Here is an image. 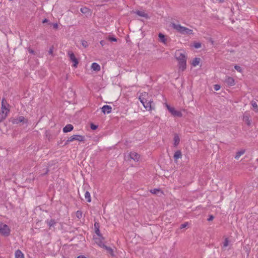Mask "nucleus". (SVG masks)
Listing matches in <instances>:
<instances>
[{
    "instance_id": "obj_1",
    "label": "nucleus",
    "mask_w": 258,
    "mask_h": 258,
    "mask_svg": "<svg viewBox=\"0 0 258 258\" xmlns=\"http://www.w3.org/2000/svg\"><path fill=\"white\" fill-rule=\"evenodd\" d=\"M176 58L178 61L179 69L183 71L186 67V56L185 54L180 50H176L175 53Z\"/></svg>"
},
{
    "instance_id": "obj_2",
    "label": "nucleus",
    "mask_w": 258,
    "mask_h": 258,
    "mask_svg": "<svg viewBox=\"0 0 258 258\" xmlns=\"http://www.w3.org/2000/svg\"><path fill=\"white\" fill-rule=\"evenodd\" d=\"M172 27L176 30L178 32L183 35H190L193 34V31L191 29L186 27L182 26L180 24H172Z\"/></svg>"
},
{
    "instance_id": "obj_3",
    "label": "nucleus",
    "mask_w": 258,
    "mask_h": 258,
    "mask_svg": "<svg viewBox=\"0 0 258 258\" xmlns=\"http://www.w3.org/2000/svg\"><path fill=\"white\" fill-rule=\"evenodd\" d=\"M9 107V105L7 103V100L5 99V98H3L2 100L1 107L2 113L0 114V117L1 118V120L0 121H2L3 119H4L6 118L8 113L10 111Z\"/></svg>"
},
{
    "instance_id": "obj_4",
    "label": "nucleus",
    "mask_w": 258,
    "mask_h": 258,
    "mask_svg": "<svg viewBox=\"0 0 258 258\" xmlns=\"http://www.w3.org/2000/svg\"><path fill=\"white\" fill-rule=\"evenodd\" d=\"M0 233L5 236L9 235L10 234V229L9 228V226L4 223H1Z\"/></svg>"
},
{
    "instance_id": "obj_5",
    "label": "nucleus",
    "mask_w": 258,
    "mask_h": 258,
    "mask_svg": "<svg viewBox=\"0 0 258 258\" xmlns=\"http://www.w3.org/2000/svg\"><path fill=\"white\" fill-rule=\"evenodd\" d=\"M84 140L85 137L83 136L79 135H73L68 139L65 144L67 145L68 143L73 142L75 140L78 141H84Z\"/></svg>"
},
{
    "instance_id": "obj_6",
    "label": "nucleus",
    "mask_w": 258,
    "mask_h": 258,
    "mask_svg": "<svg viewBox=\"0 0 258 258\" xmlns=\"http://www.w3.org/2000/svg\"><path fill=\"white\" fill-rule=\"evenodd\" d=\"M166 106L169 111L174 116L181 117L182 115V113L179 111L176 110L174 107H170L169 105L166 104Z\"/></svg>"
},
{
    "instance_id": "obj_7",
    "label": "nucleus",
    "mask_w": 258,
    "mask_h": 258,
    "mask_svg": "<svg viewBox=\"0 0 258 258\" xmlns=\"http://www.w3.org/2000/svg\"><path fill=\"white\" fill-rule=\"evenodd\" d=\"M11 122L13 124H19L20 122H27V120L23 116H20L17 117L13 118L11 120Z\"/></svg>"
},
{
    "instance_id": "obj_8",
    "label": "nucleus",
    "mask_w": 258,
    "mask_h": 258,
    "mask_svg": "<svg viewBox=\"0 0 258 258\" xmlns=\"http://www.w3.org/2000/svg\"><path fill=\"white\" fill-rule=\"evenodd\" d=\"M149 98V94L146 92H142L139 96V99L142 104H145L148 101Z\"/></svg>"
},
{
    "instance_id": "obj_9",
    "label": "nucleus",
    "mask_w": 258,
    "mask_h": 258,
    "mask_svg": "<svg viewBox=\"0 0 258 258\" xmlns=\"http://www.w3.org/2000/svg\"><path fill=\"white\" fill-rule=\"evenodd\" d=\"M68 54L70 57V60L74 63L73 66L75 67H77L79 62L76 56H75V54L74 53L71 51H69L68 52Z\"/></svg>"
},
{
    "instance_id": "obj_10",
    "label": "nucleus",
    "mask_w": 258,
    "mask_h": 258,
    "mask_svg": "<svg viewBox=\"0 0 258 258\" xmlns=\"http://www.w3.org/2000/svg\"><path fill=\"white\" fill-rule=\"evenodd\" d=\"M101 245L102 246V248L105 249L107 251V253L110 255V256L112 257L115 256L114 250L111 247L107 246L105 245L101 244Z\"/></svg>"
},
{
    "instance_id": "obj_11",
    "label": "nucleus",
    "mask_w": 258,
    "mask_h": 258,
    "mask_svg": "<svg viewBox=\"0 0 258 258\" xmlns=\"http://www.w3.org/2000/svg\"><path fill=\"white\" fill-rule=\"evenodd\" d=\"M130 158L137 162L139 161L140 155L136 152H131L128 155Z\"/></svg>"
},
{
    "instance_id": "obj_12",
    "label": "nucleus",
    "mask_w": 258,
    "mask_h": 258,
    "mask_svg": "<svg viewBox=\"0 0 258 258\" xmlns=\"http://www.w3.org/2000/svg\"><path fill=\"white\" fill-rule=\"evenodd\" d=\"M101 110H102V112L103 113L109 114L111 112L112 107L109 105H104L101 108Z\"/></svg>"
},
{
    "instance_id": "obj_13",
    "label": "nucleus",
    "mask_w": 258,
    "mask_h": 258,
    "mask_svg": "<svg viewBox=\"0 0 258 258\" xmlns=\"http://www.w3.org/2000/svg\"><path fill=\"white\" fill-rule=\"evenodd\" d=\"M225 82L229 86H232L235 85L234 80L233 78L230 77H227L225 80Z\"/></svg>"
},
{
    "instance_id": "obj_14",
    "label": "nucleus",
    "mask_w": 258,
    "mask_h": 258,
    "mask_svg": "<svg viewBox=\"0 0 258 258\" xmlns=\"http://www.w3.org/2000/svg\"><path fill=\"white\" fill-rule=\"evenodd\" d=\"M153 103V101H151V100H148V101L146 102L145 104H142L144 107L146 108L147 110H152V104Z\"/></svg>"
},
{
    "instance_id": "obj_15",
    "label": "nucleus",
    "mask_w": 258,
    "mask_h": 258,
    "mask_svg": "<svg viewBox=\"0 0 258 258\" xmlns=\"http://www.w3.org/2000/svg\"><path fill=\"white\" fill-rule=\"evenodd\" d=\"M73 128H74V127L72 124H67L63 128V132L64 133L70 132L73 130Z\"/></svg>"
},
{
    "instance_id": "obj_16",
    "label": "nucleus",
    "mask_w": 258,
    "mask_h": 258,
    "mask_svg": "<svg viewBox=\"0 0 258 258\" xmlns=\"http://www.w3.org/2000/svg\"><path fill=\"white\" fill-rule=\"evenodd\" d=\"M102 237L101 236V237H98V238L94 237V239L95 242L100 247L102 248V246L101 245V244H102V245H105V244L103 243V242L102 240Z\"/></svg>"
},
{
    "instance_id": "obj_17",
    "label": "nucleus",
    "mask_w": 258,
    "mask_h": 258,
    "mask_svg": "<svg viewBox=\"0 0 258 258\" xmlns=\"http://www.w3.org/2000/svg\"><path fill=\"white\" fill-rule=\"evenodd\" d=\"M15 258H24V255L20 249H17L15 251Z\"/></svg>"
},
{
    "instance_id": "obj_18",
    "label": "nucleus",
    "mask_w": 258,
    "mask_h": 258,
    "mask_svg": "<svg viewBox=\"0 0 258 258\" xmlns=\"http://www.w3.org/2000/svg\"><path fill=\"white\" fill-rule=\"evenodd\" d=\"M91 69L93 71H99L100 70V67L97 63L93 62L91 65Z\"/></svg>"
},
{
    "instance_id": "obj_19",
    "label": "nucleus",
    "mask_w": 258,
    "mask_h": 258,
    "mask_svg": "<svg viewBox=\"0 0 258 258\" xmlns=\"http://www.w3.org/2000/svg\"><path fill=\"white\" fill-rule=\"evenodd\" d=\"M182 157V154L180 150H178L175 152L174 155V159L175 161H177V159L181 158Z\"/></svg>"
},
{
    "instance_id": "obj_20",
    "label": "nucleus",
    "mask_w": 258,
    "mask_h": 258,
    "mask_svg": "<svg viewBox=\"0 0 258 258\" xmlns=\"http://www.w3.org/2000/svg\"><path fill=\"white\" fill-rule=\"evenodd\" d=\"M139 16L147 18L148 17V15L145 13L144 11H137L135 12Z\"/></svg>"
},
{
    "instance_id": "obj_21",
    "label": "nucleus",
    "mask_w": 258,
    "mask_h": 258,
    "mask_svg": "<svg viewBox=\"0 0 258 258\" xmlns=\"http://www.w3.org/2000/svg\"><path fill=\"white\" fill-rule=\"evenodd\" d=\"M80 11L84 14L89 15L90 14V10L89 9L86 8V7H83L81 8Z\"/></svg>"
},
{
    "instance_id": "obj_22",
    "label": "nucleus",
    "mask_w": 258,
    "mask_h": 258,
    "mask_svg": "<svg viewBox=\"0 0 258 258\" xmlns=\"http://www.w3.org/2000/svg\"><path fill=\"white\" fill-rule=\"evenodd\" d=\"M229 243V241L228 238H225L224 241L223 242V245L222 246V249L223 250H225V248L228 246Z\"/></svg>"
},
{
    "instance_id": "obj_23",
    "label": "nucleus",
    "mask_w": 258,
    "mask_h": 258,
    "mask_svg": "<svg viewBox=\"0 0 258 258\" xmlns=\"http://www.w3.org/2000/svg\"><path fill=\"white\" fill-rule=\"evenodd\" d=\"M200 60H201L200 58L199 57L195 58L192 61V63H191L192 65L194 67H196L197 66H198L199 64Z\"/></svg>"
},
{
    "instance_id": "obj_24",
    "label": "nucleus",
    "mask_w": 258,
    "mask_h": 258,
    "mask_svg": "<svg viewBox=\"0 0 258 258\" xmlns=\"http://www.w3.org/2000/svg\"><path fill=\"white\" fill-rule=\"evenodd\" d=\"M180 142V139L177 135H175L174 137V145L177 146Z\"/></svg>"
},
{
    "instance_id": "obj_25",
    "label": "nucleus",
    "mask_w": 258,
    "mask_h": 258,
    "mask_svg": "<svg viewBox=\"0 0 258 258\" xmlns=\"http://www.w3.org/2000/svg\"><path fill=\"white\" fill-rule=\"evenodd\" d=\"M245 153L244 150H241L238 152H237L235 156V158L236 159H238L239 157Z\"/></svg>"
},
{
    "instance_id": "obj_26",
    "label": "nucleus",
    "mask_w": 258,
    "mask_h": 258,
    "mask_svg": "<svg viewBox=\"0 0 258 258\" xmlns=\"http://www.w3.org/2000/svg\"><path fill=\"white\" fill-rule=\"evenodd\" d=\"M85 198L86 199L87 201L89 203L91 202V198L90 194L89 191H86L85 194Z\"/></svg>"
},
{
    "instance_id": "obj_27",
    "label": "nucleus",
    "mask_w": 258,
    "mask_h": 258,
    "mask_svg": "<svg viewBox=\"0 0 258 258\" xmlns=\"http://www.w3.org/2000/svg\"><path fill=\"white\" fill-rule=\"evenodd\" d=\"M159 38H160V41H161L162 42H163V43H165L166 42V38H165V37L164 35H163V34H162V33H159Z\"/></svg>"
},
{
    "instance_id": "obj_28",
    "label": "nucleus",
    "mask_w": 258,
    "mask_h": 258,
    "mask_svg": "<svg viewBox=\"0 0 258 258\" xmlns=\"http://www.w3.org/2000/svg\"><path fill=\"white\" fill-rule=\"evenodd\" d=\"M47 223L49 226V228L53 226L56 224L55 220L53 219H51L50 221H47Z\"/></svg>"
},
{
    "instance_id": "obj_29",
    "label": "nucleus",
    "mask_w": 258,
    "mask_h": 258,
    "mask_svg": "<svg viewBox=\"0 0 258 258\" xmlns=\"http://www.w3.org/2000/svg\"><path fill=\"white\" fill-rule=\"evenodd\" d=\"M244 119L246 122L247 125H250L251 124L250 120L247 116L244 117Z\"/></svg>"
},
{
    "instance_id": "obj_30",
    "label": "nucleus",
    "mask_w": 258,
    "mask_h": 258,
    "mask_svg": "<svg viewBox=\"0 0 258 258\" xmlns=\"http://www.w3.org/2000/svg\"><path fill=\"white\" fill-rule=\"evenodd\" d=\"M76 215L77 218L80 219L82 216V213L80 211H77Z\"/></svg>"
},
{
    "instance_id": "obj_31",
    "label": "nucleus",
    "mask_w": 258,
    "mask_h": 258,
    "mask_svg": "<svg viewBox=\"0 0 258 258\" xmlns=\"http://www.w3.org/2000/svg\"><path fill=\"white\" fill-rule=\"evenodd\" d=\"M81 43L83 46L85 48H86L88 46V42L85 40H82Z\"/></svg>"
},
{
    "instance_id": "obj_32",
    "label": "nucleus",
    "mask_w": 258,
    "mask_h": 258,
    "mask_svg": "<svg viewBox=\"0 0 258 258\" xmlns=\"http://www.w3.org/2000/svg\"><path fill=\"white\" fill-rule=\"evenodd\" d=\"M159 191H160V190L159 189H157V188H155V189H151L150 190V192L152 193V194H157V192H158Z\"/></svg>"
},
{
    "instance_id": "obj_33",
    "label": "nucleus",
    "mask_w": 258,
    "mask_h": 258,
    "mask_svg": "<svg viewBox=\"0 0 258 258\" xmlns=\"http://www.w3.org/2000/svg\"><path fill=\"white\" fill-rule=\"evenodd\" d=\"M108 39L109 41H112V42H115L117 41V39L116 38H115L114 37H111V36H108Z\"/></svg>"
},
{
    "instance_id": "obj_34",
    "label": "nucleus",
    "mask_w": 258,
    "mask_h": 258,
    "mask_svg": "<svg viewBox=\"0 0 258 258\" xmlns=\"http://www.w3.org/2000/svg\"><path fill=\"white\" fill-rule=\"evenodd\" d=\"M251 105L254 109H257L258 106L256 102L255 101H252L251 102Z\"/></svg>"
},
{
    "instance_id": "obj_35",
    "label": "nucleus",
    "mask_w": 258,
    "mask_h": 258,
    "mask_svg": "<svg viewBox=\"0 0 258 258\" xmlns=\"http://www.w3.org/2000/svg\"><path fill=\"white\" fill-rule=\"evenodd\" d=\"M234 68H235V69L236 71H237L239 72H242V69H241V67L240 66H239L235 65L234 66Z\"/></svg>"
},
{
    "instance_id": "obj_36",
    "label": "nucleus",
    "mask_w": 258,
    "mask_h": 258,
    "mask_svg": "<svg viewBox=\"0 0 258 258\" xmlns=\"http://www.w3.org/2000/svg\"><path fill=\"white\" fill-rule=\"evenodd\" d=\"M214 90L216 91H218L220 89V86L218 84H216L214 86Z\"/></svg>"
},
{
    "instance_id": "obj_37",
    "label": "nucleus",
    "mask_w": 258,
    "mask_h": 258,
    "mask_svg": "<svg viewBox=\"0 0 258 258\" xmlns=\"http://www.w3.org/2000/svg\"><path fill=\"white\" fill-rule=\"evenodd\" d=\"M194 46L196 48H199L201 47V44L200 43H196L194 44Z\"/></svg>"
},
{
    "instance_id": "obj_38",
    "label": "nucleus",
    "mask_w": 258,
    "mask_h": 258,
    "mask_svg": "<svg viewBox=\"0 0 258 258\" xmlns=\"http://www.w3.org/2000/svg\"><path fill=\"white\" fill-rule=\"evenodd\" d=\"M90 127L92 130H95L97 128V126L94 124L93 123H91L90 125Z\"/></svg>"
},
{
    "instance_id": "obj_39",
    "label": "nucleus",
    "mask_w": 258,
    "mask_h": 258,
    "mask_svg": "<svg viewBox=\"0 0 258 258\" xmlns=\"http://www.w3.org/2000/svg\"><path fill=\"white\" fill-rule=\"evenodd\" d=\"M95 233L96 234L99 236V237H101V235H100V230L99 229V228H96V229H95Z\"/></svg>"
},
{
    "instance_id": "obj_40",
    "label": "nucleus",
    "mask_w": 258,
    "mask_h": 258,
    "mask_svg": "<svg viewBox=\"0 0 258 258\" xmlns=\"http://www.w3.org/2000/svg\"><path fill=\"white\" fill-rule=\"evenodd\" d=\"M188 225V223L187 222H185L183 224H182L181 225H180V229H182V228H184L185 227H186Z\"/></svg>"
},
{
    "instance_id": "obj_41",
    "label": "nucleus",
    "mask_w": 258,
    "mask_h": 258,
    "mask_svg": "<svg viewBox=\"0 0 258 258\" xmlns=\"http://www.w3.org/2000/svg\"><path fill=\"white\" fill-rule=\"evenodd\" d=\"M53 47L51 46V47L49 48V50L48 51V53L49 54L52 55V54H53Z\"/></svg>"
},
{
    "instance_id": "obj_42",
    "label": "nucleus",
    "mask_w": 258,
    "mask_h": 258,
    "mask_svg": "<svg viewBox=\"0 0 258 258\" xmlns=\"http://www.w3.org/2000/svg\"><path fill=\"white\" fill-rule=\"evenodd\" d=\"M28 50V51H29V52L30 53H31V54H35V52H34V51L33 49H32L31 48H29Z\"/></svg>"
},
{
    "instance_id": "obj_43",
    "label": "nucleus",
    "mask_w": 258,
    "mask_h": 258,
    "mask_svg": "<svg viewBox=\"0 0 258 258\" xmlns=\"http://www.w3.org/2000/svg\"><path fill=\"white\" fill-rule=\"evenodd\" d=\"M214 219V216H212V215H210L209 217V218L208 219V221H212Z\"/></svg>"
},
{
    "instance_id": "obj_44",
    "label": "nucleus",
    "mask_w": 258,
    "mask_h": 258,
    "mask_svg": "<svg viewBox=\"0 0 258 258\" xmlns=\"http://www.w3.org/2000/svg\"><path fill=\"white\" fill-rule=\"evenodd\" d=\"M100 44L102 46H104L105 44V42L104 40H101L100 41Z\"/></svg>"
},
{
    "instance_id": "obj_45",
    "label": "nucleus",
    "mask_w": 258,
    "mask_h": 258,
    "mask_svg": "<svg viewBox=\"0 0 258 258\" xmlns=\"http://www.w3.org/2000/svg\"><path fill=\"white\" fill-rule=\"evenodd\" d=\"M77 258H87L86 257H85V256L84 255H79L77 257Z\"/></svg>"
},
{
    "instance_id": "obj_46",
    "label": "nucleus",
    "mask_w": 258,
    "mask_h": 258,
    "mask_svg": "<svg viewBox=\"0 0 258 258\" xmlns=\"http://www.w3.org/2000/svg\"><path fill=\"white\" fill-rule=\"evenodd\" d=\"M48 22V20L47 19H45L43 20L42 23H45Z\"/></svg>"
},
{
    "instance_id": "obj_47",
    "label": "nucleus",
    "mask_w": 258,
    "mask_h": 258,
    "mask_svg": "<svg viewBox=\"0 0 258 258\" xmlns=\"http://www.w3.org/2000/svg\"><path fill=\"white\" fill-rule=\"evenodd\" d=\"M94 226H95V229H96V228H99L98 224H97L96 223H95Z\"/></svg>"
},
{
    "instance_id": "obj_48",
    "label": "nucleus",
    "mask_w": 258,
    "mask_h": 258,
    "mask_svg": "<svg viewBox=\"0 0 258 258\" xmlns=\"http://www.w3.org/2000/svg\"><path fill=\"white\" fill-rule=\"evenodd\" d=\"M53 27H54V28H57V24H54L53 25Z\"/></svg>"
},
{
    "instance_id": "obj_49",
    "label": "nucleus",
    "mask_w": 258,
    "mask_h": 258,
    "mask_svg": "<svg viewBox=\"0 0 258 258\" xmlns=\"http://www.w3.org/2000/svg\"><path fill=\"white\" fill-rule=\"evenodd\" d=\"M219 2L223 3L224 2V0H218Z\"/></svg>"
}]
</instances>
